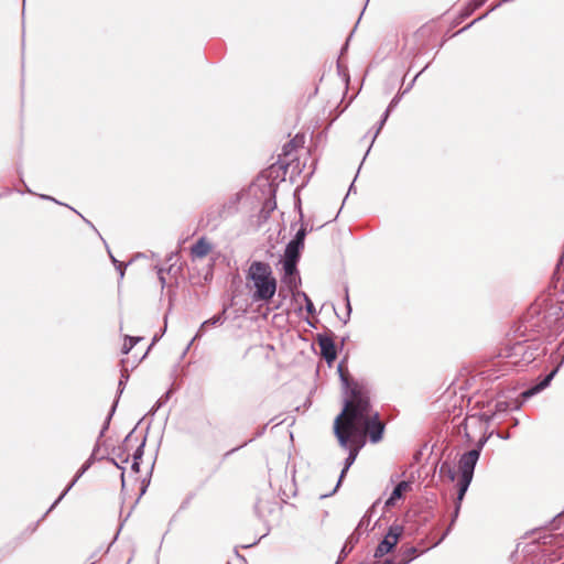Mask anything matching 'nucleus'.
Returning <instances> with one entry per match:
<instances>
[{"instance_id":"6ab92c4d","label":"nucleus","mask_w":564,"mask_h":564,"mask_svg":"<svg viewBox=\"0 0 564 564\" xmlns=\"http://www.w3.org/2000/svg\"><path fill=\"white\" fill-rule=\"evenodd\" d=\"M297 295L299 296H302L303 300L305 301V307H306V311L310 313V314H313L315 313V307L311 301V299L308 297V295L304 292H297Z\"/></svg>"},{"instance_id":"7c9ffc66","label":"nucleus","mask_w":564,"mask_h":564,"mask_svg":"<svg viewBox=\"0 0 564 564\" xmlns=\"http://www.w3.org/2000/svg\"><path fill=\"white\" fill-rule=\"evenodd\" d=\"M139 465H140V463H139V462L133 460V462H132V465H131V468H132L134 471H139Z\"/></svg>"},{"instance_id":"f257e3e1","label":"nucleus","mask_w":564,"mask_h":564,"mask_svg":"<svg viewBox=\"0 0 564 564\" xmlns=\"http://www.w3.org/2000/svg\"><path fill=\"white\" fill-rule=\"evenodd\" d=\"M341 382L349 393L340 414L334 422V433L341 448H347L350 438L364 444L368 434L372 443L382 438L384 425L378 419V413L371 414L369 399L357 384L350 387L348 377L344 373L343 366H338Z\"/></svg>"},{"instance_id":"423d86ee","label":"nucleus","mask_w":564,"mask_h":564,"mask_svg":"<svg viewBox=\"0 0 564 564\" xmlns=\"http://www.w3.org/2000/svg\"><path fill=\"white\" fill-rule=\"evenodd\" d=\"M361 446H362V443H359L356 440L352 441V438H350V441L348 443V447L346 448L348 451V456L345 459V465H344V468H343V470H341V473L339 475V479H338L336 488L339 487V485H340L341 480L344 479L346 473L348 471L350 466L355 463Z\"/></svg>"},{"instance_id":"dca6fc26","label":"nucleus","mask_w":564,"mask_h":564,"mask_svg":"<svg viewBox=\"0 0 564 564\" xmlns=\"http://www.w3.org/2000/svg\"><path fill=\"white\" fill-rule=\"evenodd\" d=\"M223 323V314H218V315H215L213 316L212 318L205 321L202 323L200 325V328L199 330L197 332V334L194 336V339H197L202 336V332L204 328H206L207 326H210V325H218V324H221Z\"/></svg>"},{"instance_id":"412c9836","label":"nucleus","mask_w":564,"mask_h":564,"mask_svg":"<svg viewBox=\"0 0 564 564\" xmlns=\"http://www.w3.org/2000/svg\"><path fill=\"white\" fill-rule=\"evenodd\" d=\"M484 4V0H470L468 3V11L473 12Z\"/></svg>"},{"instance_id":"393cba45","label":"nucleus","mask_w":564,"mask_h":564,"mask_svg":"<svg viewBox=\"0 0 564 564\" xmlns=\"http://www.w3.org/2000/svg\"><path fill=\"white\" fill-rule=\"evenodd\" d=\"M116 269H117V271H118V273H119V279H120V280H122V279H123V276H124V269H126V265H124L123 263H121V264H118V265L116 267Z\"/></svg>"},{"instance_id":"f3484780","label":"nucleus","mask_w":564,"mask_h":564,"mask_svg":"<svg viewBox=\"0 0 564 564\" xmlns=\"http://www.w3.org/2000/svg\"><path fill=\"white\" fill-rule=\"evenodd\" d=\"M141 339H142L141 337L126 336L124 344L121 349L122 354L127 355L134 347V345L138 341H140Z\"/></svg>"},{"instance_id":"4c0bfd02","label":"nucleus","mask_w":564,"mask_h":564,"mask_svg":"<svg viewBox=\"0 0 564 564\" xmlns=\"http://www.w3.org/2000/svg\"><path fill=\"white\" fill-rule=\"evenodd\" d=\"M425 69H427V66H424V68H422L420 73H424Z\"/></svg>"},{"instance_id":"f03ea898","label":"nucleus","mask_w":564,"mask_h":564,"mask_svg":"<svg viewBox=\"0 0 564 564\" xmlns=\"http://www.w3.org/2000/svg\"><path fill=\"white\" fill-rule=\"evenodd\" d=\"M246 286L253 303H269L276 293L278 282L269 263L253 261L246 274Z\"/></svg>"},{"instance_id":"ddd939ff","label":"nucleus","mask_w":564,"mask_h":564,"mask_svg":"<svg viewBox=\"0 0 564 564\" xmlns=\"http://www.w3.org/2000/svg\"><path fill=\"white\" fill-rule=\"evenodd\" d=\"M283 283H285L289 289L293 292L301 284V278L299 276L297 265H294V270L289 273L286 270H283L282 276Z\"/></svg>"},{"instance_id":"f704fd0d","label":"nucleus","mask_w":564,"mask_h":564,"mask_svg":"<svg viewBox=\"0 0 564 564\" xmlns=\"http://www.w3.org/2000/svg\"><path fill=\"white\" fill-rule=\"evenodd\" d=\"M420 74H421V73H419V74H416V75H415V77H414V79H413L412 84L415 82V79H416V78H419Z\"/></svg>"},{"instance_id":"a19ab883","label":"nucleus","mask_w":564,"mask_h":564,"mask_svg":"<svg viewBox=\"0 0 564 564\" xmlns=\"http://www.w3.org/2000/svg\"><path fill=\"white\" fill-rule=\"evenodd\" d=\"M487 0H484V3L486 2Z\"/></svg>"},{"instance_id":"9d476101","label":"nucleus","mask_w":564,"mask_h":564,"mask_svg":"<svg viewBox=\"0 0 564 564\" xmlns=\"http://www.w3.org/2000/svg\"><path fill=\"white\" fill-rule=\"evenodd\" d=\"M411 488H412V482L411 481H406V480L400 481L394 487V489L391 492L390 497L386 501V506L387 507L393 506L395 503V501L401 499L406 491L411 490Z\"/></svg>"},{"instance_id":"a878e982","label":"nucleus","mask_w":564,"mask_h":564,"mask_svg":"<svg viewBox=\"0 0 564 564\" xmlns=\"http://www.w3.org/2000/svg\"><path fill=\"white\" fill-rule=\"evenodd\" d=\"M115 409H116V404H113V406L111 408V412L109 413V415H108V417H107L106 424H105V426H104V429H102V431H101L100 435H102V434H104V432H105V430H107L108 424H109V421H110V419H111V415H112V413H113Z\"/></svg>"},{"instance_id":"72a5a7b5","label":"nucleus","mask_w":564,"mask_h":564,"mask_svg":"<svg viewBox=\"0 0 564 564\" xmlns=\"http://www.w3.org/2000/svg\"><path fill=\"white\" fill-rule=\"evenodd\" d=\"M516 349H517L518 351H521V350L523 349V346L519 345V346H517V347H516Z\"/></svg>"},{"instance_id":"20e7f679","label":"nucleus","mask_w":564,"mask_h":564,"mask_svg":"<svg viewBox=\"0 0 564 564\" xmlns=\"http://www.w3.org/2000/svg\"><path fill=\"white\" fill-rule=\"evenodd\" d=\"M403 534V527L398 523H393L382 541L377 545L375 552H373V560L372 561H384L383 558L387 554H389L394 546L398 544L400 538Z\"/></svg>"},{"instance_id":"f8f14e48","label":"nucleus","mask_w":564,"mask_h":564,"mask_svg":"<svg viewBox=\"0 0 564 564\" xmlns=\"http://www.w3.org/2000/svg\"><path fill=\"white\" fill-rule=\"evenodd\" d=\"M90 459L87 460L80 469L77 471L76 476L72 480V482L65 488V490L59 495V497L54 501V503L48 509V512L52 511L59 502L61 500L66 496V494L73 488V486L78 481V479L87 471V469L90 467Z\"/></svg>"},{"instance_id":"2eb2a0df","label":"nucleus","mask_w":564,"mask_h":564,"mask_svg":"<svg viewBox=\"0 0 564 564\" xmlns=\"http://www.w3.org/2000/svg\"><path fill=\"white\" fill-rule=\"evenodd\" d=\"M440 475L442 477H446L449 481H454L456 479V471L448 462H443L441 464Z\"/></svg>"},{"instance_id":"a211bd4d","label":"nucleus","mask_w":564,"mask_h":564,"mask_svg":"<svg viewBox=\"0 0 564 564\" xmlns=\"http://www.w3.org/2000/svg\"><path fill=\"white\" fill-rule=\"evenodd\" d=\"M398 104V99L397 98H393L392 101L390 102L388 109L384 111L383 113V117L381 119V121L379 122V127L375 133V137L373 138H377V135L379 134L380 130L382 129L384 122L387 121L389 115H390V111L391 109Z\"/></svg>"},{"instance_id":"5701e85b","label":"nucleus","mask_w":564,"mask_h":564,"mask_svg":"<svg viewBox=\"0 0 564 564\" xmlns=\"http://www.w3.org/2000/svg\"><path fill=\"white\" fill-rule=\"evenodd\" d=\"M495 408H496L495 413L506 412V411H508L509 404L506 401H498L496 403Z\"/></svg>"},{"instance_id":"e433bc0d","label":"nucleus","mask_w":564,"mask_h":564,"mask_svg":"<svg viewBox=\"0 0 564 564\" xmlns=\"http://www.w3.org/2000/svg\"><path fill=\"white\" fill-rule=\"evenodd\" d=\"M425 69H427V66H424V68H422L420 73H424Z\"/></svg>"},{"instance_id":"2f4dec72","label":"nucleus","mask_w":564,"mask_h":564,"mask_svg":"<svg viewBox=\"0 0 564 564\" xmlns=\"http://www.w3.org/2000/svg\"><path fill=\"white\" fill-rule=\"evenodd\" d=\"M361 564H389V563L383 562V561H371L370 563H361Z\"/></svg>"},{"instance_id":"7ed1b4c3","label":"nucleus","mask_w":564,"mask_h":564,"mask_svg":"<svg viewBox=\"0 0 564 564\" xmlns=\"http://www.w3.org/2000/svg\"><path fill=\"white\" fill-rule=\"evenodd\" d=\"M480 455H478V451H468L464 453L458 462V471H459V478H458V491H457V502L455 506V511L453 514V519L451 522L449 528L446 530V532L443 534L441 541L446 536V534L449 532L452 525L454 524L455 520L458 517L460 503L465 497L466 491L468 490V487L473 480L474 470L476 467V464L479 459Z\"/></svg>"},{"instance_id":"473e14b6","label":"nucleus","mask_w":564,"mask_h":564,"mask_svg":"<svg viewBox=\"0 0 564 564\" xmlns=\"http://www.w3.org/2000/svg\"><path fill=\"white\" fill-rule=\"evenodd\" d=\"M482 416H484V419H485L487 422H489V421L492 419L494 414H492V415L484 414Z\"/></svg>"},{"instance_id":"bb28decb","label":"nucleus","mask_w":564,"mask_h":564,"mask_svg":"<svg viewBox=\"0 0 564 564\" xmlns=\"http://www.w3.org/2000/svg\"><path fill=\"white\" fill-rule=\"evenodd\" d=\"M39 196H40L42 199H47V200H52V202H54V203H56V204H61L57 199H55V198H54V197H52V196L44 195V194H41V195H39Z\"/></svg>"},{"instance_id":"cd10ccee","label":"nucleus","mask_w":564,"mask_h":564,"mask_svg":"<svg viewBox=\"0 0 564 564\" xmlns=\"http://www.w3.org/2000/svg\"><path fill=\"white\" fill-rule=\"evenodd\" d=\"M346 302H347V310H348V316L350 315V312H351V306H350V302H349V296H348V290L346 289Z\"/></svg>"},{"instance_id":"ea45409f","label":"nucleus","mask_w":564,"mask_h":564,"mask_svg":"<svg viewBox=\"0 0 564 564\" xmlns=\"http://www.w3.org/2000/svg\"><path fill=\"white\" fill-rule=\"evenodd\" d=\"M487 0H484V3L486 2Z\"/></svg>"},{"instance_id":"9b49d317","label":"nucleus","mask_w":564,"mask_h":564,"mask_svg":"<svg viewBox=\"0 0 564 564\" xmlns=\"http://www.w3.org/2000/svg\"><path fill=\"white\" fill-rule=\"evenodd\" d=\"M210 250L212 245L206 238L202 237L192 246L191 252L193 257L202 259L206 257Z\"/></svg>"},{"instance_id":"4be33fe9","label":"nucleus","mask_w":564,"mask_h":564,"mask_svg":"<svg viewBox=\"0 0 564 564\" xmlns=\"http://www.w3.org/2000/svg\"><path fill=\"white\" fill-rule=\"evenodd\" d=\"M489 436H482L476 444V447L473 448L471 451H478V455H480L485 444L487 443Z\"/></svg>"},{"instance_id":"c85d7f7f","label":"nucleus","mask_w":564,"mask_h":564,"mask_svg":"<svg viewBox=\"0 0 564 564\" xmlns=\"http://www.w3.org/2000/svg\"><path fill=\"white\" fill-rule=\"evenodd\" d=\"M162 273H163V270H162V269H160V270H159V272H158V274H159V279H160L161 283H162V288H163V286H164V283H165V279H164V276L162 275Z\"/></svg>"},{"instance_id":"1a4fd4ad","label":"nucleus","mask_w":564,"mask_h":564,"mask_svg":"<svg viewBox=\"0 0 564 564\" xmlns=\"http://www.w3.org/2000/svg\"><path fill=\"white\" fill-rule=\"evenodd\" d=\"M557 370H558V368H555L543 380H541L539 383H536L532 388L523 391L522 392V397L524 399H529V398L535 395L536 393L541 392L545 388H547L550 386L551 381L553 380L554 376L556 375Z\"/></svg>"},{"instance_id":"0eeeda50","label":"nucleus","mask_w":564,"mask_h":564,"mask_svg":"<svg viewBox=\"0 0 564 564\" xmlns=\"http://www.w3.org/2000/svg\"><path fill=\"white\" fill-rule=\"evenodd\" d=\"M417 555L419 552L415 546H402L394 560L386 558L383 562H388L389 564H409Z\"/></svg>"},{"instance_id":"c9c22d12","label":"nucleus","mask_w":564,"mask_h":564,"mask_svg":"<svg viewBox=\"0 0 564 564\" xmlns=\"http://www.w3.org/2000/svg\"><path fill=\"white\" fill-rule=\"evenodd\" d=\"M122 384H124L123 378L119 381V386L121 387Z\"/></svg>"},{"instance_id":"c756f323","label":"nucleus","mask_w":564,"mask_h":564,"mask_svg":"<svg viewBox=\"0 0 564 564\" xmlns=\"http://www.w3.org/2000/svg\"><path fill=\"white\" fill-rule=\"evenodd\" d=\"M109 256H110L111 262L113 263L115 267L122 263L119 260H117L110 252H109Z\"/></svg>"},{"instance_id":"aec40b11","label":"nucleus","mask_w":564,"mask_h":564,"mask_svg":"<svg viewBox=\"0 0 564 564\" xmlns=\"http://www.w3.org/2000/svg\"><path fill=\"white\" fill-rule=\"evenodd\" d=\"M305 237H306V229H305V227L302 226L297 230L296 235L294 236V238L292 240H294V241H296V242H299V243L304 246Z\"/></svg>"},{"instance_id":"58836bf2","label":"nucleus","mask_w":564,"mask_h":564,"mask_svg":"<svg viewBox=\"0 0 564 564\" xmlns=\"http://www.w3.org/2000/svg\"><path fill=\"white\" fill-rule=\"evenodd\" d=\"M425 69H427V66H424V68H422L420 73H424Z\"/></svg>"},{"instance_id":"39448f33","label":"nucleus","mask_w":564,"mask_h":564,"mask_svg":"<svg viewBox=\"0 0 564 564\" xmlns=\"http://www.w3.org/2000/svg\"><path fill=\"white\" fill-rule=\"evenodd\" d=\"M304 246L291 240L284 251V257L282 260V269L286 270L289 273H291L294 270V265H297V262L301 257V251L303 250Z\"/></svg>"},{"instance_id":"4468645a","label":"nucleus","mask_w":564,"mask_h":564,"mask_svg":"<svg viewBox=\"0 0 564 564\" xmlns=\"http://www.w3.org/2000/svg\"><path fill=\"white\" fill-rule=\"evenodd\" d=\"M283 283H285L289 289L293 292L301 284V278L299 276L297 265H294V270L289 273L286 270H283L282 276Z\"/></svg>"},{"instance_id":"b1692460","label":"nucleus","mask_w":564,"mask_h":564,"mask_svg":"<svg viewBox=\"0 0 564 564\" xmlns=\"http://www.w3.org/2000/svg\"><path fill=\"white\" fill-rule=\"evenodd\" d=\"M142 455H143V444L138 446V448L133 453V460L140 462V459L142 458Z\"/></svg>"},{"instance_id":"6e6552de","label":"nucleus","mask_w":564,"mask_h":564,"mask_svg":"<svg viewBox=\"0 0 564 564\" xmlns=\"http://www.w3.org/2000/svg\"><path fill=\"white\" fill-rule=\"evenodd\" d=\"M318 345L321 348V354L323 358L328 362L332 364L337 356L336 347L332 338L327 336H321L318 338Z\"/></svg>"}]
</instances>
